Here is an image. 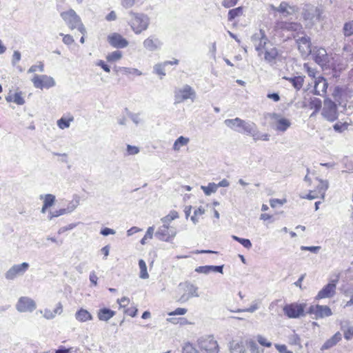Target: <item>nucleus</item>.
I'll return each instance as SVG.
<instances>
[{"label": "nucleus", "instance_id": "61", "mask_svg": "<svg viewBox=\"0 0 353 353\" xmlns=\"http://www.w3.org/2000/svg\"><path fill=\"white\" fill-rule=\"evenodd\" d=\"M77 225V223H70L67 226L62 227L59 230V234L65 232L67 230H70L74 228Z\"/></svg>", "mask_w": 353, "mask_h": 353}, {"label": "nucleus", "instance_id": "43", "mask_svg": "<svg viewBox=\"0 0 353 353\" xmlns=\"http://www.w3.org/2000/svg\"><path fill=\"white\" fill-rule=\"evenodd\" d=\"M154 228L153 226L149 227L147 230V232L143 236V238L141 240V243L142 245L145 244L146 240L148 239H152L154 234Z\"/></svg>", "mask_w": 353, "mask_h": 353}, {"label": "nucleus", "instance_id": "19", "mask_svg": "<svg viewBox=\"0 0 353 353\" xmlns=\"http://www.w3.org/2000/svg\"><path fill=\"white\" fill-rule=\"evenodd\" d=\"M336 281H332L331 283L325 285L318 293L316 296V299H321L325 298L332 297L335 294L336 292Z\"/></svg>", "mask_w": 353, "mask_h": 353}, {"label": "nucleus", "instance_id": "24", "mask_svg": "<svg viewBox=\"0 0 353 353\" xmlns=\"http://www.w3.org/2000/svg\"><path fill=\"white\" fill-rule=\"evenodd\" d=\"M240 128L241 132H244L248 135L251 136L252 138H254V134H255L258 130L254 123H248L243 120H242V123H241Z\"/></svg>", "mask_w": 353, "mask_h": 353}, {"label": "nucleus", "instance_id": "25", "mask_svg": "<svg viewBox=\"0 0 353 353\" xmlns=\"http://www.w3.org/2000/svg\"><path fill=\"white\" fill-rule=\"evenodd\" d=\"M115 315V312L109 308H102L99 310L97 316L100 321H108Z\"/></svg>", "mask_w": 353, "mask_h": 353}, {"label": "nucleus", "instance_id": "10", "mask_svg": "<svg viewBox=\"0 0 353 353\" xmlns=\"http://www.w3.org/2000/svg\"><path fill=\"white\" fill-rule=\"evenodd\" d=\"M155 235L161 241L170 242L176 235V230L168 225L163 224L159 228Z\"/></svg>", "mask_w": 353, "mask_h": 353}, {"label": "nucleus", "instance_id": "12", "mask_svg": "<svg viewBox=\"0 0 353 353\" xmlns=\"http://www.w3.org/2000/svg\"><path fill=\"white\" fill-rule=\"evenodd\" d=\"M294 37L296 39L298 49L302 55H308L312 53L311 41L309 37L302 32L301 36L297 33V36Z\"/></svg>", "mask_w": 353, "mask_h": 353}, {"label": "nucleus", "instance_id": "41", "mask_svg": "<svg viewBox=\"0 0 353 353\" xmlns=\"http://www.w3.org/2000/svg\"><path fill=\"white\" fill-rule=\"evenodd\" d=\"M256 341H258V343L262 346L267 347H270L272 346V343L270 341H269L267 338H265V336H263L262 335H260V334L257 335L256 336Z\"/></svg>", "mask_w": 353, "mask_h": 353}, {"label": "nucleus", "instance_id": "35", "mask_svg": "<svg viewBox=\"0 0 353 353\" xmlns=\"http://www.w3.org/2000/svg\"><path fill=\"white\" fill-rule=\"evenodd\" d=\"M139 266L140 268L139 277L142 279H147L149 278V274L147 271V265L143 259L139 261Z\"/></svg>", "mask_w": 353, "mask_h": 353}, {"label": "nucleus", "instance_id": "23", "mask_svg": "<svg viewBox=\"0 0 353 353\" xmlns=\"http://www.w3.org/2000/svg\"><path fill=\"white\" fill-rule=\"evenodd\" d=\"M276 10L281 13L284 17L292 15L297 11L294 6H290L287 2L283 1L280 3Z\"/></svg>", "mask_w": 353, "mask_h": 353}, {"label": "nucleus", "instance_id": "57", "mask_svg": "<svg viewBox=\"0 0 353 353\" xmlns=\"http://www.w3.org/2000/svg\"><path fill=\"white\" fill-rule=\"evenodd\" d=\"M43 317L48 320L52 319L55 317L54 312L49 309H45L43 310Z\"/></svg>", "mask_w": 353, "mask_h": 353}, {"label": "nucleus", "instance_id": "53", "mask_svg": "<svg viewBox=\"0 0 353 353\" xmlns=\"http://www.w3.org/2000/svg\"><path fill=\"white\" fill-rule=\"evenodd\" d=\"M311 108L315 109V112H318L321 108V101L319 99H314L311 102Z\"/></svg>", "mask_w": 353, "mask_h": 353}, {"label": "nucleus", "instance_id": "13", "mask_svg": "<svg viewBox=\"0 0 353 353\" xmlns=\"http://www.w3.org/2000/svg\"><path fill=\"white\" fill-rule=\"evenodd\" d=\"M35 301L28 296H21L16 304V309L19 312H31L36 309Z\"/></svg>", "mask_w": 353, "mask_h": 353}, {"label": "nucleus", "instance_id": "60", "mask_svg": "<svg viewBox=\"0 0 353 353\" xmlns=\"http://www.w3.org/2000/svg\"><path fill=\"white\" fill-rule=\"evenodd\" d=\"M96 65H98V66H100L101 68H103V70L107 72H110V66L108 65L103 61L102 60H99L97 63H96Z\"/></svg>", "mask_w": 353, "mask_h": 353}, {"label": "nucleus", "instance_id": "47", "mask_svg": "<svg viewBox=\"0 0 353 353\" xmlns=\"http://www.w3.org/2000/svg\"><path fill=\"white\" fill-rule=\"evenodd\" d=\"M233 238L237 241H239L245 248L249 249L252 247V243L249 239H242L235 236H234Z\"/></svg>", "mask_w": 353, "mask_h": 353}, {"label": "nucleus", "instance_id": "58", "mask_svg": "<svg viewBox=\"0 0 353 353\" xmlns=\"http://www.w3.org/2000/svg\"><path fill=\"white\" fill-rule=\"evenodd\" d=\"M128 116L135 124L137 125L141 122V119L139 117V114H134L132 112H129Z\"/></svg>", "mask_w": 353, "mask_h": 353}, {"label": "nucleus", "instance_id": "31", "mask_svg": "<svg viewBox=\"0 0 353 353\" xmlns=\"http://www.w3.org/2000/svg\"><path fill=\"white\" fill-rule=\"evenodd\" d=\"M219 187H221V182L219 183H209L208 185H201V188L206 196H210L215 193Z\"/></svg>", "mask_w": 353, "mask_h": 353}, {"label": "nucleus", "instance_id": "9", "mask_svg": "<svg viewBox=\"0 0 353 353\" xmlns=\"http://www.w3.org/2000/svg\"><path fill=\"white\" fill-rule=\"evenodd\" d=\"M29 267V263L26 262L13 265L5 273V278L8 281H12L18 276H23L28 270Z\"/></svg>", "mask_w": 353, "mask_h": 353}, {"label": "nucleus", "instance_id": "52", "mask_svg": "<svg viewBox=\"0 0 353 353\" xmlns=\"http://www.w3.org/2000/svg\"><path fill=\"white\" fill-rule=\"evenodd\" d=\"M259 308V305H258V303L256 302H254L250 307L247 308V309H243V310H238L237 312H254V311H256L257 309Z\"/></svg>", "mask_w": 353, "mask_h": 353}, {"label": "nucleus", "instance_id": "59", "mask_svg": "<svg viewBox=\"0 0 353 353\" xmlns=\"http://www.w3.org/2000/svg\"><path fill=\"white\" fill-rule=\"evenodd\" d=\"M286 202V200H281V199H272L270 201V205L272 208H276L278 205H282L283 203Z\"/></svg>", "mask_w": 353, "mask_h": 353}, {"label": "nucleus", "instance_id": "63", "mask_svg": "<svg viewBox=\"0 0 353 353\" xmlns=\"http://www.w3.org/2000/svg\"><path fill=\"white\" fill-rule=\"evenodd\" d=\"M187 312V310L185 308H176L174 311L169 313V315H183Z\"/></svg>", "mask_w": 353, "mask_h": 353}, {"label": "nucleus", "instance_id": "42", "mask_svg": "<svg viewBox=\"0 0 353 353\" xmlns=\"http://www.w3.org/2000/svg\"><path fill=\"white\" fill-rule=\"evenodd\" d=\"M121 52L117 50L109 54L106 58L108 61H115L119 60L121 58Z\"/></svg>", "mask_w": 353, "mask_h": 353}, {"label": "nucleus", "instance_id": "32", "mask_svg": "<svg viewBox=\"0 0 353 353\" xmlns=\"http://www.w3.org/2000/svg\"><path fill=\"white\" fill-rule=\"evenodd\" d=\"M224 123L228 127L239 132H241L240 126L241 123H242V119L239 118H235L233 119H226L225 120Z\"/></svg>", "mask_w": 353, "mask_h": 353}, {"label": "nucleus", "instance_id": "49", "mask_svg": "<svg viewBox=\"0 0 353 353\" xmlns=\"http://www.w3.org/2000/svg\"><path fill=\"white\" fill-rule=\"evenodd\" d=\"M301 250L303 251H310L312 253H318L319 251L321 250L320 246H301Z\"/></svg>", "mask_w": 353, "mask_h": 353}, {"label": "nucleus", "instance_id": "34", "mask_svg": "<svg viewBox=\"0 0 353 353\" xmlns=\"http://www.w3.org/2000/svg\"><path fill=\"white\" fill-rule=\"evenodd\" d=\"M319 183L317 186L318 193L321 194V197L323 199L325 191L329 187V183L327 180L319 179Z\"/></svg>", "mask_w": 353, "mask_h": 353}, {"label": "nucleus", "instance_id": "64", "mask_svg": "<svg viewBox=\"0 0 353 353\" xmlns=\"http://www.w3.org/2000/svg\"><path fill=\"white\" fill-rule=\"evenodd\" d=\"M353 336V327H349L344 332V337L347 340H350Z\"/></svg>", "mask_w": 353, "mask_h": 353}, {"label": "nucleus", "instance_id": "18", "mask_svg": "<svg viewBox=\"0 0 353 353\" xmlns=\"http://www.w3.org/2000/svg\"><path fill=\"white\" fill-rule=\"evenodd\" d=\"M314 61L319 65L323 66L327 62V53L325 48H314L312 53Z\"/></svg>", "mask_w": 353, "mask_h": 353}, {"label": "nucleus", "instance_id": "39", "mask_svg": "<svg viewBox=\"0 0 353 353\" xmlns=\"http://www.w3.org/2000/svg\"><path fill=\"white\" fill-rule=\"evenodd\" d=\"M242 13H243V8H242V7H238L236 8L232 9L228 12V19L230 21H232L236 17L241 15Z\"/></svg>", "mask_w": 353, "mask_h": 353}, {"label": "nucleus", "instance_id": "2", "mask_svg": "<svg viewBox=\"0 0 353 353\" xmlns=\"http://www.w3.org/2000/svg\"><path fill=\"white\" fill-rule=\"evenodd\" d=\"M61 17L71 30L77 29L82 34L85 35V28L83 24L80 17L73 9L62 12L61 13Z\"/></svg>", "mask_w": 353, "mask_h": 353}, {"label": "nucleus", "instance_id": "26", "mask_svg": "<svg viewBox=\"0 0 353 353\" xmlns=\"http://www.w3.org/2000/svg\"><path fill=\"white\" fill-rule=\"evenodd\" d=\"M179 63V60L174 59L173 61H167L162 63L156 64L154 66V70L155 73H157L159 75L165 76V67L168 65V64L172 65L175 64L177 65Z\"/></svg>", "mask_w": 353, "mask_h": 353}, {"label": "nucleus", "instance_id": "46", "mask_svg": "<svg viewBox=\"0 0 353 353\" xmlns=\"http://www.w3.org/2000/svg\"><path fill=\"white\" fill-rule=\"evenodd\" d=\"M303 68L306 70L309 77L313 78L314 80H315V78H317V77L316 76L317 73L316 69L310 67L309 65L307 63L304 64Z\"/></svg>", "mask_w": 353, "mask_h": 353}, {"label": "nucleus", "instance_id": "36", "mask_svg": "<svg viewBox=\"0 0 353 353\" xmlns=\"http://www.w3.org/2000/svg\"><path fill=\"white\" fill-rule=\"evenodd\" d=\"M179 217L178 212L176 211H171L167 216L161 218V221L163 224L170 225V223Z\"/></svg>", "mask_w": 353, "mask_h": 353}, {"label": "nucleus", "instance_id": "51", "mask_svg": "<svg viewBox=\"0 0 353 353\" xmlns=\"http://www.w3.org/2000/svg\"><path fill=\"white\" fill-rule=\"evenodd\" d=\"M183 353H200L191 344H186L183 347Z\"/></svg>", "mask_w": 353, "mask_h": 353}, {"label": "nucleus", "instance_id": "7", "mask_svg": "<svg viewBox=\"0 0 353 353\" xmlns=\"http://www.w3.org/2000/svg\"><path fill=\"white\" fill-rule=\"evenodd\" d=\"M305 304L293 303L287 304L283 307L284 314L290 319H298L304 316Z\"/></svg>", "mask_w": 353, "mask_h": 353}, {"label": "nucleus", "instance_id": "22", "mask_svg": "<svg viewBox=\"0 0 353 353\" xmlns=\"http://www.w3.org/2000/svg\"><path fill=\"white\" fill-rule=\"evenodd\" d=\"M161 42L157 38H154L152 37H150L144 40L143 45V47L151 52L155 51L160 48L161 46Z\"/></svg>", "mask_w": 353, "mask_h": 353}, {"label": "nucleus", "instance_id": "50", "mask_svg": "<svg viewBox=\"0 0 353 353\" xmlns=\"http://www.w3.org/2000/svg\"><path fill=\"white\" fill-rule=\"evenodd\" d=\"M60 36L63 37V42L65 45H71L74 41L73 37L70 34H63V33H60Z\"/></svg>", "mask_w": 353, "mask_h": 353}, {"label": "nucleus", "instance_id": "28", "mask_svg": "<svg viewBox=\"0 0 353 353\" xmlns=\"http://www.w3.org/2000/svg\"><path fill=\"white\" fill-rule=\"evenodd\" d=\"M195 272L205 274H208L211 272L221 273V265L199 266L195 269Z\"/></svg>", "mask_w": 353, "mask_h": 353}, {"label": "nucleus", "instance_id": "1", "mask_svg": "<svg viewBox=\"0 0 353 353\" xmlns=\"http://www.w3.org/2000/svg\"><path fill=\"white\" fill-rule=\"evenodd\" d=\"M251 41L258 56L268 64L273 65L280 60L281 52L269 41L263 29L252 35Z\"/></svg>", "mask_w": 353, "mask_h": 353}, {"label": "nucleus", "instance_id": "27", "mask_svg": "<svg viewBox=\"0 0 353 353\" xmlns=\"http://www.w3.org/2000/svg\"><path fill=\"white\" fill-rule=\"evenodd\" d=\"M283 79L288 80L290 83H291L292 86L297 91L301 89L304 82V77L302 76H296L292 77H284Z\"/></svg>", "mask_w": 353, "mask_h": 353}, {"label": "nucleus", "instance_id": "16", "mask_svg": "<svg viewBox=\"0 0 353 353\" xmlns=\"http://www.w3.org/2000/svg\"><path fill=\"white\" fill-rule=\"evenodd\" d=\"M328 83L326 79L322 76H318L314 80V94L319 96H324L327 92Z\"/></svg>", "mask_w": 353, "mask_h": 353}, {"label": "nucleus", "instance_id": "21", "mask_svg": "<svg viewBox=\"0 0 353 353\" xmlns=\"http://www.w3.org/2000/svg\"><path fill=\"white\" fill-rule=\"evenodd\" d=\"M108 42L114 48H123L128 45V41L118 33H113L108 36Z\"/></svg>", "mask_w": 353, "mask_h": 353}, {"label": "nucleus", "instance_id": "62", "mask_svg": "<svg viewBox=\"0 0 353 353\" xmlns=\"http://www.w3.org/2000/svg\"><path fill=\"white\" fill-rule=\"evenodd\" d=\"M127 151L129 153V154H137L139 153V149L136 146L128 145Z\"/></svg>", "mask_w": 353, "mask_h": 353}, {"label": "nucleus", "instance_id": "17", "mask_svg": "<svg viewBox=\"0 0 353 353\" xmlns=\"http://www.w3.org/2000/svg\"><path fill=\"white\" fill-rule=\"evenodd\" d=\"M184 293L179 299V301L184 303L188 301L191 297L199 296L197 293L198 288L191 283H185L183 288Z\"/></svg>", "mask_w": 353, "mask_h": 353}, {"label": "nucleus", "instance_id": "8", "mask_svg": "<svg viewBox=\"0 0 353 353\" xmlns=\"http://www.w3.org/2000/svg\"><path fill=\"white\" fill-rule=\"evenodd\" d=\"M321 114L329 121H334L338 118L336 104L330 99L324 101Z\"/></svg>", "mask_w": 353, "mask_h": 353}, {"label": "nucleus", "instance_id": "6", "mask_svg": "<svg viewBox=\"0 0 353 353\" xmlns=\"http://www.w3.org/2000/svg\"><path fill=\"white\" fill-rule=\"evenodd\" d=\"M195 98V91L188 85H185L174 91L175 103H180L188 99H191L192 101H194Z\"/></svg>", "mask_w": 353, "mask_h": 353}, {"label": "nucleus", "instance_id": "11", "mask_svg": "<svg viewBox=\"0 0 353 353\" xmlns=\"http://www.w3.org/2000/svg\"><path fill=\"white\" fill-rule=\"evenodd\" d=\"M320 16L319 10L314 6L306 5L302 11V17L307 23L306 26H312L315 19H319Z\"/></svg>", "mask_w": 353, "mask_h": 353}, {"label": "nucleus", "instance_id": "48", "mask_svg": "<svg viewBox=\"0 0 353 353\" xmlns=\"http://www.w3.org/2000/svg\"><path fill=\"white\" fill-rule=\"evenodd\" d=\"M21 92H17L14 94L13 97V101L17 105H23L25 103V100L22 97Z\"/></svg>", "mask_w": 353, "mask_h": 353}, {"label": "nucleus", "instance_id": "55", "mask_svg": "<svg viewBox=\"0 0 353 353\" xmlns=\"http://www.w3.org/2000/svg\"><path fill=\"white\" fill-rule=\"evenodd\" d=\"M39 70L40 72H43L44 70V66H43V63H41L40 65H32L29 70H28V72L29 73H32V72H36L37 70Z\"/></svg>", "mask_w": 353, "mask_h": 353}, {"label": "nucleus", "instance_id": "33", "mask_svg": "<svg viewBox=\"0 0 353 353\" xmlns=\"http://www.w3.org/2000/svg\"><path fill=\"white\" fill-rule=\"evenodd\" d=\"M190 139L183 136L179 137L174 143L173 150L179 151L181 148L188 144Z\"/></svg>", "mask_w": 353, "mask_h": 353}, {"label": "nucleus", "instance_id": "20", "mask_svg": "<svg viewBox=\"0 0 353 353\" xmlns=\"http://www.w3.org/2000/svg\"><path fill=\"white\" fill-rule=\"evenodd\" d=\"M229 349L230 353H248L245 341L234 339L230 342Z\"/></svg>", "mask_w": 353, "mask_h": 353}, {"label": "nucleus", "instance_id": "4", "mask_svg": "<svg viewBox=\"0 0 353 353\" xmlns=\"http://www.w3.org/2000/svg\"><path fill=\"white\" fill-rule=\"evenodd\" d=\"M198 345L199 347L206 353L219 352L218 342L212 335H207L200 337L198 339Z\"/></svg>", "mask_w": 353, "mask_h": 353}, {"label": "nucleus", "instance_id": "56", "mask_svg": "<svg viewBox=\"0 0 353 353\" xmlns=\"http://www.w3.org/2000/svg\"><path fill=\"white\" fill-rule=\"evenodd\" d=\"M21 59V53L18 50H15L12 55V64L15 65L17 62Z\"/></svg>", "mask_w": 353, "mask_h": 353}, {"label": "nucleus", "instance_id": "5", "mask_svg": "<svg viewBox=\"0 0 353 353\" xmlns=\"http://www.w3.org/2000/svg\"><path fill=\"white\" fill-rule=\"evenodd\" d=\"M268 116L272 121V128L278 132H284L291 126V121L288 119L282 117L280 114L275 112L269 113Z\"/></svg>", "mask_w": 353, "mask_h": 353}, {"label": "nucleus", "instance_id": "15", "mask_svg": "<svg viewBox=\"0 0 353 353\" xmlns=\"http://www.w3.org/2000/svg\"><path fill=\"white\" fill-rule=\"evenodd\" d=\"M32 81L34 86L37 88L43 89V88H49L55 85L54 79L47 75H35Z\"/></svg>", "mask_w": 353, "mask_h": 353}, {"label": "nucleus", "instance_id": "29", "mask_svg": "<svg viewBox=\"0 0 353 353\" xmlns=\"http://www.w3.org/2000/svg\"><path fill=\"white\" fill-rule=\"evenodd\" d=\"M341 340V334L338 332L332 338L327 340L323 345L321 350H327L335 345L339 341Z\"/></svg>", "mask_w": 353, "mask_h": 353}, {"label": "nucleus", "instance_id": "44", "mask_svg": "<svg viewBox=\"0 0 353 353\" xmlns=\"http://www.w3.org/2000/svg\"><path fill=\"white\" fill-rule=\"evenodd\" d=\"M270 135L268 134H262L259 130L254 134L253 140L256 142L259 140L269 141Z\"/></svg>", "mask_w": 353, "mask_h": 353}, {"label": "nucleus", "instance_id": "38", "mask_svg": "<svg viewBox=\"0 0 353 353\" xmlns=\"http://www.w3.org/2000/svg\"><path fill=\"white\" fill-rule=\"evenodd\" d=\"M245 343L246 347H249L250 352L252 353H261L263 352V350L259 348V347L254 340H247L245 341Z\"/></svg>", "mask_w": 353, "mask_h": 353}, {"label": "nucleus", "instance_id": "40", "mask_svg": "<svg viewBox=\"0 0 353 353\" xmlns=\"http://www.w3.org/2000/svg\"><path fill=\"white\" fill-rule=\"evenodd\" d=\"M73 121V118H70L69 119H65L64 118H61L60 119H59L57 121V125L59 126V128L61 129H65V128H68L70 127V121Z\"/></svg>", "mask_w": 353, "mask_h": 353}, {"label": "nucleus", "instance_id": "3", "mask_svg": "<svg viewBox=\"0 0 353 353\" xmlns=\"http://www.w3.org/2000/svg\"><path fill=\"white\" fill-rule=\"evenodd\" d=\"M129 25L137 34L146 30L150 25V18L143 13L130 12Z\"/></svg>", "mask_w": 353, "mask_h": 353}, {"label": "nucleus", "instance_id": "14", "mask_svg": "<svg viewBox=\"0 0 353 353\" xmlns=\"http://www.w3.org/2000/svg\"><path fill=\"white\" fill-rule=\"evenodd\" d=\"M310 314L314 315L313 319H318L330 316L332 314L331 309L327 305H311L308 312Z\"/></svg>", "mask_w": 353, "mask_h": 353}, {"label": "nucleus", "instance_id": "37", "mask_svg": "<svg viewBox=\"0 0 353 353\" xmlns=\"http://www.w3.org/2000/svg\"><path fill=\"white\" fill-rule=\"evenodd\" d=\"M343 33L345 37H350L353 35V20L344 23Z\"/></svg>", "mask_w": 353, "mask_h": 353}, {"label": "nucleus", "instance_id": "45", "mask_svg": "<svg viewBox=\"0 0 353 353\" xmlns=\"http://www.w3.org/2000/svg\"><path fill=\"white\" fill-rule=\"evenodd\" d=\"M55 201V196L51 194H48L45 195V199L43 201V204L46 206L50 207L52 206Z\"/></svg>", "mask_w": 353, "mask_h": 353}, {"label": "nucleus", "instance_id": "54", "mask_svg": "<svg viewBox=\"0 0 353 353\" xmlns=\"http://www.w3.org/2000/svg\"><path fill=\"white\" fill-rule=\"evenodd\" d=\"M347 128V125L346 123H336L334 125V129L335 131L339 132H342L345 130Z\"/></svg>", "mask_w": 353, "mask_h": 353}, {"label": "nucleus", "instance_id": "30", "mask_svg": "<svg viewBox=\"0 0 353 353\" xmlns=\"http://www.w3.org/2000/svg\"><path fill=\"white\" fill-rule=\"evenodd\" d=\"M76 319L81 322H85L92 319V314L84 309H80L75 314Z\"/></svg>", "mask_w": 353, "mask_h": 353}]
</instances>
